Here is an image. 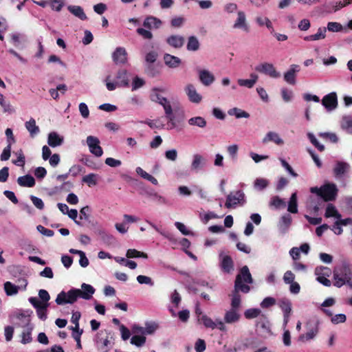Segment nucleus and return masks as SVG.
<instances>
[{
  "label": "nucleus",
  "mask_w": 352,
  "mask_h": 352,
  "mask_svg": "<svg viewBox=\"0 0 352 352\" xmlns=\"http://www.w3.org/2000/svg\"><path fill=\"white\" fill-rule=\"evenodd\" d=\"M95 291L94 287L91 285L82 283L81 289H71L67 292L62 291L57 295L55 301L57 305H62L74 304L79 298L84 300H90Z\"/></svg>",
  "instance_id": "nucleus-1"
},
{
  "label": "nucleus",
  "mask_w": 352,
  "mask_h": 352,
  "mask_svg": "<svg viewBox=\"0 0 352 352\" xmlns=\"http://www.w3.org/2000/svg\"><path fill=\"white\" fill-rule=\"evenodd\" d=\"M165 91V88L153 87L151 90L150 98L153 102L159 103L163 107L166 117L170 123L167 129H173L175 127V123L174 122L175 116H173V113L172 107L168 100H167V98L160 95V93H163Z\"/></svg>",
  "instance_id": "nucleus-2"
},
{
  "label": "nucleus",
  "mask_w": 352,
  "mask_h": 352,
  "mask_svg": "<svg viewBox=\"0 0 352 352\" xmlns=\"http://www.w3.org/2000/svg\"><path fill=\"white\" fill-rule=\"evenodd\" d=\"M352 278V272L350 266L346 263H342L340 266L336 267L333 270V285L337 287H341L346 284V281Z\"/></svg>",
  "instance_id": "nucleus-3"
},
{
  "label": "nucleus",
  "mask_w": 352,
  "mask_h": 352,
  "mask_svg": "<svg viewBox=\"0 0 352 352\" xmlns=\"http://www.w3.org/2000/svg\"><path fill=\"white\" fill-rule=\"evenodd\" d=\"M243 282L248 284L253 283L252 275L248 267L246 265L243 266L240 270L239 274L236 276L234 282V287H236V289H240L241 292L247 294L250 292V287L248 285L244 284Z\"/></svg>",
  "instance_id": "nucleus-4"
},
{
  "label": "nucleus",
  "mask_w": 352,
  "mask_h": 352,
  "mask_svg": "<svg viewBox=\"0 0 352 352\" xmlns=\"http://www.w3.org/2000/svg\"><path fill=\"white\" fill-rule=\"evenodd\" d=\"M245 202V194L242 190L230 192L226 199L225 206L227 208H236L238 204L243 205Z\"/></svg>",
  "instance_id": "nucleus-5"
},
{
  "label": "nucleus",
  "mask_w": 352,
  "mask_h": 352,
  "mask_svg": "<svg viewBox=\"0 0 352 352\" xmlns=\"http://www.w3.org/2000/svg\"><path fill=\"white\" fill-rule=\"evenodd\" d=\"M20 283L18 285H15L10 281H7L4 283V290L7 296L16 295L19 289L25 290L26 289L28 281L25 278H21L18 280Z\"/></svg>",
  "instance_id": "nucleus-6"
},
{
  "label": "nucleus",
  "mask_w": 352,
  "mask_h": 352,
  "mask_svg": "<svg viewBox=\"0 0 352 352\" xmlns=\"http://www.w3.org/2000/svg\"><path fill=\"white\" fill-rule=\"evenodd\" d=\"M256 71L269 76L272 78H278L280 77V73L277 72L273 64L269 63H263L258 65L255 67Z\"/></svg>",
  "instance_id": "nucleus-7"
},
{
  "label": "nucleus",
  "mask_w": 352,
  "mask_h": 352,
  "mask_svg": "<svg viewBox=\"0 0 352 352\" xmlns=\"http://www.w3.org/2000/svg\"><path fill=\"white\" fill-rule=\"evenodd\" d=\"M338 192V188L334 184H326L322 186V198L321 201H332L336 199Z\"/></svg>",
  "instance_id": "nucleus-8"
},
{
  "label": "nucleus",
  "mask_w": 352,
  "mask_h": 352,
  "mask_svg": "<svg viewBox=\"0 0 352 352\" xmlns=\"http://www.w3.org/2000/svg\"><path fill=\"white\" fill-rule=\"evenodd\" d=\"M87 144L89 152L97 157H100L103 154V150L100 146V140L97 137L89 135L87 138Z\"/></svg>",
  "instance_id": "nucleus-9"
},
{
  "label": "nucleus",
  "mask_w": 352,
  "mask_h": 352,
  "mask_svg": "<svg viewBox=\"0 0 352 352\" xmlns=\"http://www.w3.org/2000/svg\"><path fill=\"white\" fill-rule=\"evenodd\" d=\"M351 166L349 163L343 161L336 162L333 168V173L336 179L344 178L350 171Z\"/></svg>",
  "instance_id": "nucleus-10"
},
{
  "label": "nucleus",
  "mask_w": 352,
  "mask_h": 352,
  "mask_svg": "<svg viewBox=\"0 0 352 352\" xmlns=\"http://www.w3.org/2000/svg\"><path fill=\"white\" fill-rule=\"evenodd\" d=\"M207 160L202 155L195 153L192 156L190 164V170L194 173H198L206 166Z\"/></svg>",
  "instance_id": "nucleus-11"
},
{
  "label": "nucleus",
  "mask_w": 352,
  "mask_h": 352,
  "mask_svg": "<svg viewBox=\"0 0 352 352\" xmlns=\"http://www.w3.org/2000/svg\"><path fill=\"white\" fill-rule=\"evenodd\" d=\"M256 330L262 335H270L271 333V324L266 315L262 314L256 320Z\"/></svg>",
  "instance_id": "nucleus-12"
},
{
  "label": "nucleus",
  "mask_w": 352,
  "mask_h": 352,
  "mask_svg": "<svg viewBox=\"0 0 352 352\" xmlns=\"http://www.w3.org/2000/svg\"><path fill=\"white\" fill-rule=\"evenodd\" d=\"M322 104L327 111H331L338 107V97L336 92H331L325 95L322 99Z\"/></svg>",
  "instance_id": "nucleus-13"
},
{
  "label": "nucleus",
  "mask_w": 352,
  "mask_h": 352,
  "mask_svg": "<svg viewBox=\"0 0 352 352\" xmlns=\"http://www.w3.org/2000/svg\"><path fill=\"white\" fill-rule=\"evenodd\" d=\"M233 28L242 30L247 33L250 32V26L247 22L246 14L243 11H237V17L233 24Z\"/></svg>",
  "instance_id": "nucleus-14"
},
{
  "label": "nucleus",
  "mask_w": 352,
  "mask_h": 352,
  "mask_svg": "<svg viewBox=\"0 0 352 352\" xmlns=\"http://www.w3.org/2000/svg\"><path fill=\"white\" fill-rule=\"evenodd\" d=\"M184 91L186 94L188 96V100L195 104H199L202 100V96L201 94H199L195 85L192 84H188L184 87Z\"/></svg>",
  "instance_id": "nucleus-15"
},
{
  "label": "nucleus",
  "mask_w": 352,
  "mask_h": 352,
  "mask_svg": "<svg viewBox=\"0 0 352 352\" xmlns=\"http://www.w3.org/2000/svg\"><path fill=\"white\" fill-rule=\"evenodd\" d=\"M199 80L204 86L211 85L215 80L212 73L207 69H198Z\"/></svg>",
  "instance_id": "nucleus-16"
},
{
  "label": "nucleus",
  "mask_w": 352,
  "mask_h": 352,
  "mask_svg": "<svg viewBox=\"0 0 352 352\" xmlns=\"http://www.w3.org/2000/svg\"><path fill=\"white\" fill-rule=\"evenodd\" d=\"M269 142H274L276 145L282 146L284 144V141L280 135L275 131L267 132L262 140V143L264 144Z\"/></svg>",
  "instance_id": "nucleus-17"
},
{
  "label": "nucleus",
  "mask_w": 352,
  "mask_h": 352,
  "mask_svg": "<svg viewBox=\"0 0 352 352\" xmlns=\"http://www.w3.org/2000/svg\"><path fill=\"white\" fill-rule=\"evenodd\" d=\"M16 318L19 320L16 323V325L20 327H26L28 326H32L30 324V313L28 311H20L15 315Z\"/></svg>",
  "instance_id": "nucleus-18"
},
{
  "label": "nucleus",
  "mask_w": 352,
  "mask_h": 352,
  "mask_svg": "<svg viewBox=\"0 0 352 352\" xmlns=\"http://www.w3.org/2000/svg\"><path fill=\"white\" fill-rule=\"evenodd\" d=\"M241 318L240 310L230 308L224 315V321L228 324L237 322Z\"/></svg>",
  "instance_id": "nucleus-19"
},
{
  "label": "nucleus",
  "mask_w": 352,
  "mask_h": 352,
  "mask_svg": "<svg viewBox=\"0 0 352 352\" xmlns=\"http://www.w3.org/2000/svg\"><path fill=\"white\" fill-rule=\"evenodd\" d=\"M127 53L124 47H117L112 54L113 61L116 64H124L127 60Z\"/></svg>",
  "instance_id": "nucleus-20"
},
{
  "label": "nucleus",
  "mask_w": 352,
  "mask_h": 352,
  "mask_svg": "<svg viewBox=\"0 0 352 352\" xmlns=\"http://www.w3.org/2000/svg\"><path fill=\"white\" fill-rule=\"evenodd\" d=\"M298 65H292L289 69L284 74V80L290 85L296 83V74L299 72Z\"/></svg>",
  "instance_id": "nucleus-21"
},
{
  "label": "nucleus",
  "mask_w": 352,
  "mask_h": 352,
  "mask_svg": "<svg viewBox=\"0 0 352 352\" xmlns=\"http://www.w3.org/2000/svg\"><path fill=\"white\" fill-rule=\"evenodd\" d=\"M118 87H127L129 85V74L126 69H120L116 74Z\"/></svg>",
  "instance_id": "nucleus-22"
},
{
  "label": "nucleus",
  "mask_w": 352,
  "mask_h": 352,
  "mask_svg": "<svg viewBox=\"0 0 352 352\" xmlns=\"http://www.w3.org/2000/svg\"><path fill=\"white\" fill-rule=\"evenodd\" d=\"M352 3V0H342L340 1H331L325 5L329 12H336L341 8Z\"/></svg>",
  "instance_id": "nucleus-23"
},
{
  "label": "nucleus",
  "mask_w": 352,
  "mask_h": 352,
  "mask_svg": "<svg viewBox=\"0 0 352 352\" xmlns=\"http://www.w3.org/2000/svg\"><path fill=\"white\" fill-rule=\"evenodd\" d=\"M163 59L165 65L171 69L178 67L182 63V60L179 57L169 54H165Z\"/></svg>",
  "instance_id": "nucleus-24"
},
{
  "label": "nucleus",
  "mask_w": 352,
  "mask_h": 352,
  "mask_svg": "<svg viewBox=\"0 0 352 352\" xmlns=\"http://www.w3.org/2000/svg\"><path fill=\"white\" fill-rule=\"evenodd\" d=\"M64 138L56 132H50L47 137V144L52 147L60 146L63 143Z\"/></svg>",
  "instance_id": "nucleus-25"
},
{
  "label": "nucleus",
  "mask_w": 352,
  "mask_h": 352,
  "mask_svg": "<svg viewBox=\"0 0 352 352\" xmlns=\"http://www.w3.org/2000/svg\"><path fill=\"white\" fill-rule=\"evenodd\" d=\"M162 23V22L160 19L155 16H150L144 19L143 22V25L149 29H157L161 26Z\"/></svg>",
  "instance_id": "nucleus-26"
},
{
  "label": "nucleus",
  "mask_w": 352,
  "mask_h": 352,
  "mask_svg": "<svg viewBox=\"0 0 352 352\" xmlns=\"http://www.w3.org/2000/svg\"><path fill=\"white\" fill-rule=\"evenodd\" d=\"M240 289H236L234 287L232 292L231 296V307L232 309H236L240 310L241 307V295L239 294Z\"/></svg>",
  "instance_id": "nucleus-27"
},
{
  "label": "nucleus",
  "mask_w": 352,
  "mask_h": 352,
  "mask_svg": "<svg viewBox=\"0 0 352 352\" xmlns=\"http://www.w3.org/2000/svg\"><path fill=\"white\" fill-rule=\"evenodd\" d=\"M327 29L324 27H321L318 29L317 33L304 37L306 41H314L324 39L326 37Z\"/></svg>",
  "instance_id": "nucleus-28"
},
{
  "label": "nucleus",
  "mask_w": 352,
  "mask_h": 352,
  "mask_svg": "<svg viewBox=\"0 0 352 352\" xmlns=\"http://www.w3.org/2000/svg\"><path fill=\"white\" fill-rule=\"evenodd\" d=\"M166 42L168 45L175 48H180L184 45V38L182 36L172 35L167 38Z\"/></svg>",
  "instance_id": "nucleus-29"
},
{
  "label": "nucleus",
  "mask_w": 352,
  "mask_h": 352,
  "mask_svg": "<svg viewBox=\"0 0 352 352\" xmlns=\"http://www.w3.org/2000/svg\"><path fill=\"white\" fill-rule=\"evenodd\" d=\"M17 183L23 187H33L35 185V179L30 175H26L18 177Z\"/></svg>",
  "instance_id": "nucleus-30"
},
{
  "label": "nucleus",
  "mask_w": 352,
  "mask_h": 352,
  "mask_svg": "<svg viewBox=\"0 0 352 352\" xmlns=\"http://www.w3.org/2000/svg\"><path fill=\"white\" fill-rule=\"evenodd\" d=\"M112 339L113 336L111 333H108L105 338H98L96 343L102 349H104V352H107L111 346Z\"/></svg>",
  "instance_id": "nucleus-31"
},
{
  "label": "nucleus",
  "mask_w": 352,
  "mask_h": 352,
  "mask_svg": "<svg viewBox=\"0 0 352 352\" xmlns=\"http://www.w3.org/2000/svg\"><path fill=\"white\" fill-rule=\"evenodd\" d=\"M25 126L32 138H34L40 132L39 127L36 125L35 120L32 118L25 123Z\"/></svg>",
  "instance_id": "nucleus-32"
},
{
  "label": "nucleus",
  "mask_w": 352,
  "mask_h": 352,
  "mask_svg": "<svg viewBox=\"0 0 352 352\" xmlns=\"http://www.w3.org/2000/svg\"><path fill=\"white\" fill-rule=\"evenodd\" d=\"M292 223V217L289 214H286L281 217L280 221L278 223L279 230L285 233Z\"/></svg>",
  "instance_id": "nucleus-33"
},
{
  "label": "nucleus",
  "mask_w": 352,
  "mask_h": 352,
  "mask_svg": "<svg viewBox=\"0 0 352 352\" xmlns=\"http://www.w3.org/2000/svg\"><path fill=\"white\" fill-rule=\"evenodd\" d=\"M221 267L224 272L230 273L233 270L234 267L232 258L227 255L223 256L221 261Z\"/></svg>",
  "instance_id": "nucleus-34"
},
{
  "label": "nucleus",
  "mask_w": 352,
  "mask_h": 352,
  "mask_svg": "<svg viewBox=\"0 0 352 352\" xmlns=\"http://www.w3.org/2000/svg\"><path fill=\"white\" fill-rule=\"evenodd\" d=\"M68 10L73 14L75 16L79 18L81 20H86L87 16L83 9L79 6H69L67 7Z\"/></svg>",
  "instance_id": "nucleus-35"
},
{
  "label": "nucleus",
  "mask_w": 352,
  "mask_h": 352,
  "mask_svg": "<svg viewBox=\"0 0 352 352\" xmlns=\"http://www.w3.org/2000/svg\"><path fill=\"white\" fill-rule=\"evenodd\" d=\"M135 171L137 174H138L140 177H142L144 179L149 181L153 184H158L157 180L153 176L144 171L141 167H137Z\"/></svg>",
  "instance_id": "nucleus-36"
},
{
  "label": "nucleus",
  "mask_w": 352,
  "mask_h": 352,
  "mask_svg": "<svg viewBox=\"0 0 352 352\" xmlns=\"http://www.w3.org/2000/svg\"><path fill=\"white\" fill-rule=\"evenodd\" d=\"M287 210L292 213L298 212V204H297V193L294 192L292 194L289 201L288 204Z\"/></svg>",
  "instance_id": "nucleus-37"
},
{
  "label": "nucleus",
  "mask_w": 352,
  "mask_h": 352,
  "mask_svg": "<svg viewBox=\"0 0 352 352\" xmlns=\"http://www.w3.org/2000/svg\"><path fill=\"white\" fill-rule=\"evenodd\" d=\"M25 330L22 332L21 334V342L24 344L30 343L32 340V331L33 330V325L25 327Z\"/></svg>",
  "instance_id": "nucleus-38"
},
{
  "label": "nucleus",
  "mask_w": 352,
  "mask_h": 352,
  "mask_svg": "<svg viewBox=\"0 0 352 352\" xmlns=\"http://www.w3.org/2000/svg\"><path fill=\"white\" fill-rule=\"evenodd\" d=\"M199 42L197 38L195 36H190L188 38L186 48L188 51H197L199 48Z\"/></svg>",
  "instance_id": "nucleus-39"
},
{
  "label": "nucleus",
  "mask_w": 352,
  "mask_h": 352,
  "mask_svg": "<svg viewBox=\"0 0 352 352\" xmlns=\"http://www.w3.org/2000/svg\"><path fill=\"white\" fill-rule=\"evenodd\" d=\"M191 126H197L200 128H204L206 126V120L201 116H196L190 118L188 121Z\"/></svg>",
  "instance_id": "nucleus-40"
},
{
  "label": "nucleus",
  "mask_w": 352,
  "mask_h": 352,
  "mask_svg": "<svg viewBox=\"0 0 352 352\" xmlns=\"http://www.w3.org/2000/svg\"><path fill=\"white\" fill-rule=\"evenodd\" d=\"M198 321L201 322L206 328L214 329L217 327L216 322L206 315L199 317Z\"/></svg>",
  "instance_id": "nucleus-41"
},
{
  "label": "nucleus",
  "mask_w": 352,
  "mask_h": 352,
  "mask_svg": "<svg viewBox=\"0 0 352 352\" xmlns=\"http://www.w3.org/2000/svg\"><path fill=\"white\" fill-rule=\"evenodd\" d=\"M139 122L144 123L151 129H162L164 127V124L161 122L160 119H156L155 120L148 119L145 121H140Z\"/></svg>",
  "instance_id": "nucleus-42"
},
{
  "label": "nucleus",
  "mask_w": 352,
  "mask_h": 352,
  "mask_svg": "<svg viewBox=\"0 0 352 352\" xmlns=\"http://www.w3.org/2000/svg\"><path fill=\"white\" fill-rule=\"evenodd\" d=\"M325 217L327 218L334 217L337 219H340L341 218V215L338 213L336 207L331 204H329L327 206Z\"/></svg>",
  "instance_id": "nucleus-43"
},
{
  "label": "nucleus",
  "mask_w": 352,
  "mask_h": 352,
  "mask_svg": "<svg viewBox=\"0 0 352 352\" xmlns=\"http://www.w3.org/2000/svg\"><path fill=\"white\" fill-rule=\"evenodd\" d=\"M158 57V53L155 50H151L145 53L144 61L145 64H153L154 63Z\"/></svg>",
  "instance_id": "nucleus-44"
},
{
  "label": "nucleus",
  "mask_w": 352,
  "mask_h": 352,
  "mask_svg": "<svg viewBox=\"0 0 352 352\" xmlns=\"http://www.w3.org/2000/svg\"><path fill=\"white\" fill-rule=\"evenodd\" d=\"M318 333V328L317 327H312L308 330V331L305 335H301L299 337V340L301 341H307L312 340L315 338L316 334Z\"/></svg>",
  "instance_id": "nucleus-45"
},
{
  "label": "nucleus",
  "mask_w": 352,
  "mask_h": 352,
  "mask_svg": "<svg viewBox=\"0 0 352 352\" xmlns=\"http://www.w3.org/2000/svg\"><path fill=\"white\" fill-rule=\"evenodd\" d=\"M342 128L349 133H352V118L351 116H344L341 122Z\"/></svg>",
  "instance_id": "nucleus-46"
},
{
  "label": "nucleus",
  "mask_w": 352,
  "mask_h": 352,
  "mask_svg": "<svg viewBox=\"0 0 352 352\" xmlns=\"http://www.w3.org/2000/svg\"><path fill=\"white\" fill-rule=\"evenodd\" d=\"M146 338L144 336H133L131 338L130 342L131 344L136 346L137 347H142L144 345Z\"/></svg>",
  "instance_id": "nucleus-47"
},
{
  "label": "nucleus",
  "mask_w": 352,
  "mask_h": 352,
  "mask_svg": "<svg viewBox=\"0 0 352 352\" xmlns=\"http://www.w3.org/2000/svg\"><path fill=\"white\" fill-rule=\"evenodd\" d=\"M82 181L89 186H96L97 184V175L94 173H89L84 176Z\"/></svg>",
  "instance_id": "nucleus-48"
},
{
  "label": "nucleus",
  "mask_w": 352,
  "mask_h": 352,
  "mask_svg": "<svg viewBox=\"0 0 352 352\" xmlns=\"http://www.w3.org/2000/svg\"><path fill=\"white\" fill-rule=\"evenodd\" d=\"M261 309L258 308L248 309L244 312V316L247 319H252L261 316L262 314Z\"/></svg>",
  "instance_id": "nucleus-49"
},
{
  "label": "nucleus",
  "mask_w": 352,
  "mask_h": 352,
  "mask_svg": "<svg viewBox=\"0 0 352 352\" xmlns=\"http://www.w3.org/2000/svg\"><path fill=\"white\" fill-rule=\"evenodd\" d=\"M228 113L231 116L234 115L236 116V118H248L250 117V114L248 113H247L246 111H243L240 109H238L236 107H234V108L230 109L228 111Z\"/></svg>",
  "instance_id": "nucleus-50"
},
{
  "label": "nucleus",
  "mask_w": 352,
  "mask_h": 352,
  "mask_svg": "<svg viewBox=\"0 0 352 352\" xmlns=\"http://www.w3.org/2000/svg\"><path fill=\"white\" fill-rule=\"evenodd\" d=\"M314 274L316 276H329L331 274V270L324 266H318L315 268Z\"/></svg>",
  "instance_id": "nucleus-51"
},
{
  "label": "nucleus",
  "mask_w": 352,
  "mask_h": 352,
  "mask_svg": "<svg viewBox=\"0 0 352 352\" xmlns=\"http://www.w3.org/2000/svg\"><path fill=\"white\" fill-rule=\"evenodd\" d=\"M126 257L128 258H136V257H142L146 258L147 254L142 252H139L135 249H129L127 250L126 254Z\"/></svg>",
  "instance_id": "nucleus-52"
},
{
  "label": "nucleus",
  "mask_w": 352,
  "mask_h": 352,
  "mask_svg": "<svg viewBox=\"0 0 352 352\" xmlns=\"http://www.w3.org/2000/svg\"><path fill=\"white\" fill-rule=\"evenodd\" d=\"M158 324L155 322H146L144 327L146 334H153L158 329Z\"/></svg>",
  "instance_id": "nucleus-53"
},
{
  "label": "nucleus",
  "mask_w": 352,
  "mask_h": 352,
  "mask_svg": "<svg viewBox=\"0 0 352 352\" xmlns=\"http://www.w3.org/2000/svg\"><path fill=\"white\" fill-rule=\"evenodd\" d=\"M49 303H43V306L36 309L37 316L42 320L47 319V309Z\"/></svg>",
  "instance_id": "nucleus-54"
},
{
  "label": "nucleus",
  "mask_w": 352,
  "mask_h": 352,
  "mask_svg": "<svg viewBox=\"0 0 352 352\" xmlns=\"http://www.w3.org/2000/svg\"><path fill=\"white\" fill-rule=\"evenodd\" d=\"M329 32H338L343 30L342 25L338 22H329L326 28Z\"/></svg>",
  "instance_id": "nucleus-55"
},
{
  "label": "nucleus",
  "mask_w": 352,
  "mask_h": 352,
  "mask_svg": "<svg viewBox=\"0 0 352 352\" xmlns=\"http://www.w3.org/2000/svg\"><path fill=\"white\" fill-rule=\"evenodd\" d=\"M280 307L282 309L283 314H290L292 311V303L289 300H281L280 302Z\"/></svg>",
  "instance_id": "nucleus-56"
},
{
  "label": "nucleus",
  "mask_w": 352,
  "mask_h": 352,
  "mask_svg": "<svg viewBox=\"0 0 352 352\" xmlns=\"http://www.w3.org/2000/svg\"><path fill=\"white\" fill-rule=\"evenodd\" d=\"M268 185V182L265 179L257 178L254 183V187L259 190H262L265 188Z\"/></svg>",
  "instance_id": "nucleus-57"
},
{
  "label": "nucleus",
  "mask_w": 352,
  "mask_h": 352,
  "mask_svg": "<svg viewBox=\"0 0 352 352\" xmlns=\"http://www.w3.org/2000/svg\"><path fill=\"white\" fill-rule=\"evenodd\" d=\"M270 205L276 208H280L281 207H285V203L283 199H280L278 196H275L272 198Z\"/></svg>",
  "instance_id": "nucleus-58"
},
{
  "label": "nucleus",
  "mask_w": 352,
  "mask_h": 352,
  "mask_svg": "<svg viewBox=\"0 0 352 352\" xmlns=\"http://www.w3.org/2000/svg\"><path fill=\"white\" fill-rule=\"evenodd\" d=\"M238 6L235 3H227L223 6V10L227 14L237 12Z\"/></svg>",
  "instance_id": "nucleus-59"
},
{
  "label": "nucleus",
  "mask_w": 352,
  "mask_h": 352,
  "mask_svg": "<svg viewBox=\"0 0 352 352\" xmlns=\"http://www.w3.org/2000/svg\"><path fill=\"white\" fill-rule=\"evenodd\" d=\"M137 281L140 283V284H146V285H148L149 286H153L154 285V282L153 281L152 278L149 276H144V275H139L137 276Z\"/></svg>",
  "instance_id": "nucleus-60"
},
{
  "label": "nucleus",
  "mask_w": 352,
  "mask_h": 352,
  "mask_svg": "<svg viewBox=\"0 0 352 352\" xmlns=\"http://www.w3.org/2000/svg\"><path fill=\"white\" fill-rule=\"evenodd\" d=\"M145 84V81L143 78H141L138 76H135L132 82V91L137 90L142 87H143Z\"/></svg>",
  "instance_id": "nucleus-61"
},
{
  "label": "nucleus",
  "mask_w": 352,
  "mask_h": 352,
  "mask_svg": "<svg viewBox=\"0 0 352 352\" xmlns=\"http://www.w3.org/2000/svg\"><path fill=\"white\" fill-rule=\"evenodd\" d=\"M308 138L309 139L310 142L320 151H322L324 149V145L320 144V142L318 141V140L316 138L315 135L311 133H309L307 134Z\"/></svg>",
  "instance_id": "nucleus-62"
},
{
  "label": "nucleus",
  "mask_w": 352,
  "mask_h": 352,
  "mask_svg": "<svg viewBox=\"0 0 352 352\" xmlns=\"http://www.w3.org/2000/svg\"><path fill=\"white\" fill-rule=\"evenodd\" d=\"M346 317L344 314H338L331 318V321L334 324L343 323L346 321Z\"/></svg>",
  "instance_id": "nucleus-63"
},
{
  "label": "nucleus",
  "mask_w": 352,
  "mask_h": 352,
  "mask_svg": "<svg viewBox=\"0 0 352 352\" xmlns=\"http://www.w3.org/2000/svg\"><path fill=\"white\" fill-rule=\"evenodd\" d=\"M276 304L275 298L272 297H266L261 302L260 305L262 308H268Z\"/></svg>",
  "instance_id": "nucleus-64"
}]
</instances>
